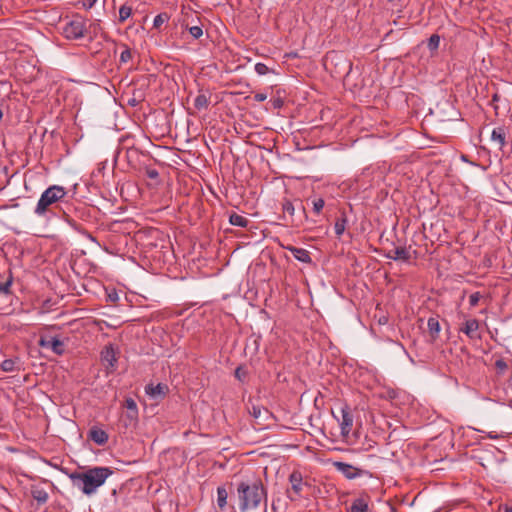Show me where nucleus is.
Returning <instances> with one entry per match:
<instances>
[{
  "instance_id": "1",
  "label": "nucleus",
  "mask_w": 512,
  "mask_h": 512,
  "mask_svg": "<svg viewBox=\"0 0 512 512\" xmlns=\"http://www.w3.org/2000/svg\"><path fill=\"white\" fill-rule=\"evenodd\" d=\"M113 474L109 467H93L83 472H74L70 474L73 485L81 490L85 495L94 494L102 486L106 479Z\"/></svg>"
},
{
  "instance_id": "2",
  "label": "nucleus",
  "mask_w": 512,
  "mask_h": 512,
  "mask_svg": "<svg viewBox=\"0 0 512 512\" xmlns=\"http://www.w3.org/2000/svg\"><path fill=\"white\" fill-rule=\"evenodd\" d=\"M237 497L241 512L254 510L262 500H267V491L261 480L242 481L237 485Z\"/></svg>"
},
{
  "instance_id": "3",
  "label": "nucleus",
  "mask_w": 512,
  "mask_h": 512,
  "mask_svg": "<svg viewBox=\"0 0 512 512\" xmlns=\"http://www.w3.org/2000/svg\"><path fill=\"white\" fill-rule=\"evenodd\" d=\"M67 191L63 186L52 185L48 187L40 196L34 213L38 217L47 218L51 214H55V210L60 207V203L63 201Z\"/></svg>"
},
{
  "instance_id": "4",
  "label": "nucleus",
  "mask_w": 512,
  "mask_h": 512,
  "mask_svg": "<svg viewBox=\"0 0 512 512\" xmlns=\"http://www.w3.org/2000/svg\"><path fill=\"white\" fill-rule=\"evenodd\" d=\"M290 488L286 490L287 498L292 501H298L302 496L305 488L309 487L307 482L303 481L302 473L298 470H294L289 475Z\"/></svg>"
},
{
  "instance_id": "5",
  "label": "nucleus",
  "mask_w": 512,
  "mask_h": 512,
  "mask_svg": "<svg viewBox=\"0 0 512 512\" xmlns=\"http://www.w3.org/2000/svg\"><path fill=\"white\" fill-rule=\"evenodd\" d=\"M332 465L338 472H340L345 478H347L349 480H353L358 477H362V476H366V475L371 476L369 471L360 469L358 467H355V466L345 463V462L335 461V462H333Z\"/></svg>"
},
{
  "instance_id": "6",
  "label": "nucleus",
  "mask_w": 512,
  "mask_h": 512,
  "mask_svg": "<svg viewBox=\"0 0 512 512\" xmlns=\"http://www.w3.org/2000/svg\"><path fill=\"white\" fill-rule=\"evenodd\" d=\"M101 361L105 366L107 373H112L116 370L118 352L112 344L105 346L101 351Z\"/></svg>"
},
{
  "instance_id": "7",
  "label": "nucleus",
  "mask_w": 512,
  "mask_h": 512,
  "mask_svg": "<svg viewBox=\"0 0 512 512\" xmlns=\"http://www.w3.org/2000/svg\"><path fill=\"white\" fill-rule=\"evenodd\" d=\"M85 30L84 20L82 18H75L66 24L64 34L69 39H79L84 36Z\"/></svg>"
},
{
  "instance_id": "8",
  "label": "nucleus",
  "mask_w": 512,
  "mask_h": 512,
  "mask_svg": "<svg viewBox=\"0 0 512 512\" xmlns=\"http://www.w3.org/2000/svg\"><path fill=\"white\" fill-rule=\"evenodd\" d=\"M138 420V412L126 411L120 415L117 427L119 433H127L128 430L135 427Z\"/></svg>"
},
{
  "instance_id": "9",
  "label": "nucleus",
  "mask_w": 512,
  "mask_h": 512,
  "mask_svg": "<svg viewBox=\"0 0 512 512\" xmlns=\"http://www.w3.org/2000/svg\"><path fill=\"white\" fill-rule=\"evenodd\" d=\"M340 424L341 429V435L343 437H348L350 434L353 422H354V416L352 414V411L348 405H344L341 408V420H338Z\"/></svg>"
},
{
  "instance_id": "10",
  "label": "nucleus",
  "mask_w": 512,
  "mask_h": 512,
  "mask_svg": "<svg viewBox=\"0 0 512 512\" xmlns=\"http://www.w3.org/2000/svg\"><path fill=\"white\" fill-rule=\"evenodd\" d=\"M282 212L283 215L280 216L283 220H290L291 226H298L300 222H302V218H300L298 221L294 218L296 205L295 202L291 201L290 199L284 198L281 202Z\"/></svg>"
},
{
  "instance_id": "11",
  "label": "nucleus",
  "mask_w": 512,
  "mask_h": 512,
  "mask_svg": "<svg viewBox=\"0 0 512 512\" xmlns=\"http://www.w3.org/2000/svg\"><path fill=\"white\" fill-rule=\"evenodd\" d=\"M38 344L42 348L51 349L56 355L65 353L64 342L56 337H41Z\"/></svg>"
},
{
  "instance_id": "12",
  "label": "nucleus",
  "mask_w": 512,
  "mask_h": 512,
  "mask_svg": "<svg viewBox=\"0 0 512 512\" xmlns=\"http://www.w3.org/2000/svg\"><path fill=\"white\" fill-rule=\"evenodd\" d=\"M249 414L256 420L257 425H263L271 417L269 410L263 406L251 404L248 406Z\"/></svg>"
},
{
  "instance_id": "13",
  "label": "nucleus",
  "mask_w": 512,
  "mask_h": 512,
  "mask_svg": "<svg viewBox=\"0 0 512 512\" xmlns=\"http://www.w3.org/2000/svg\"><path fill=\"white\" fill-rule=\"evenodd\" d=\"M212 93L208 89L200 88L194 99V107L197 111L206 110L211 102Z\"/></svg>"
},
{
  "instance_id": "14",
  "label": "nucleus",
  "mask_w": 512,
  "mask_h": 512,
  "mask_svg": "<svg viewBox=\"0 0 512 512\" xmlns=\"http://www.w3.org/2000/svg\"><path fill=\"white\" fill-rule=\"evenodd\" d=\"M146 394L153 400L159 401L164 399L168 392V386L162 383H158L157 385L148 384L145 387Z\"/></svg>"
},
{
  "instance_id": "15",
  "label": "nucleus",
  "mask_w": 512,
  "mask_h": 512,
  "mask_svg": "<svg viewBox=\"0 0 512 512\" xmlns=\"http://www.w3.org/2000/svg\"><path fill=\"white\" fill-rule=\"evenodd\" d=\"M478 330L479 321L477 319H468L459 328V331L464 333L470 339H480Z\"/></svg>"
},
{
  "instance_id": "16",
  "label": "nucleus",
  "mask_w": 512,
  "mask_h": 512,
  "mask_svg": "<svg viewBox=\"0 0 512 512\" xmlns=\"http://www.w3.org/2000/svg\"><path fill=\"white\" fill-rule=\"evenodd\" d=\"M387 258L398 261L407 262L410 260V252L406 247H395L389 250L386 255Z\"/></svg>"
},
{
  "instance_id": "17",
  "label": "nucleus",
  "mask_w": 512,
  "mask_h": 512,
  "mask_svg": "<svg viewBox=\"0 0 512 512\" xmlns=\"http://www.w3.org/2000/svg\"><path fill=\"white\" fill-rule=\"evenodd\" d=\"M88 437L98 445H105L108 441V434L96 426L89 430Z\"/></svg>"
},
{
  "instance_id": "18",
  "label": "nucleus",
  "mask_w": 512,
  "mask_h": 512,
  "mask_svg": "<svg viewBox=\"0 0 512 512\" xmlns=\"http://www.w3.org/2000/svg\"><path fill=\"white\" fill-rule=\"evenodd\" d=\"M21 365L18 357L8 358L0 362V369L4 372H16L21 370Z\"/></svg>"
},
{
  "instance_id": "19",
  "label": "nucleus",
  "mask_w": 512,
  "mask_h": 512,
  "mask_svg": "<svg viewBox=\"0 0 512 512\" xmlns=\"http://www.w3.org/2000/svg\"><path fill=\"white\" fill-rule=\"evenodd\" d=\"M287 249L300 262H303V263H310L311 262L310 254H309V252L306 249L297 248V247H293V246H290Z\"/></svg>"
},
{
  "instance_id": "20",
  "label": "nucleus",
  "mask_w": 512,
  "mask_h": 512,
  "mask_svg": "<svg viewBox=\"0 0 512 512\" xmlns=\"http://www.w3.org/2000/svg\"><path fill=\"white\" fill-rule=\"evenodd\" d=\"M348 512H370L368 502L361 497L354 499Z\"/></svg>"
},
{
  "instance_id": "21",
  "label": "nucleus",
  "mask_w": 512,
  "mask_h": 512,
  "mask_svg": "<svg viewBox=\"0 0 512 512\" xmlns=\"http://www.w3.org/2000/svg\"><path fill=\"white\" fill-rule=\"evenodd\" d=\"M31 495L38 504H45L48 500V493L46 490L38 486H32Z\"/></svg>"
},
{
  "instance_id": "22",
  "label": "nucleus",
  "mask_w": 512,
  "mask_h": 512,
  "mask_svg": "<svg viewBox=\"0 0 512 512\" xmlns=\"http://www.w3.org/2000/svg\"><path fill=\"white\" fill-rule=\"evenodd\" d=\"M428 331L432 340H436L440 333V323L438 318L430 317L427 321Z\"/></svg>"
},
{
  "instance_id": "23",
  "label": "nucleus",
  "mask_w": 512,
  "mask_h": 512,
  "mask_svg": "<svg viewBox=\"0 0 512 512\" xmlns=\"http://www.w3.org/2000/svg\"><path fill=\"white\" fill-rule=\"evenodd\" d=\"M506 133L504 128L498 127L492 131L491 140L502 148L505 145Z\"/></svg>"
},
{
  "instance_id": "24",
  "label": "nucleus",
  "mask_w": 512,
  "mask_h": 512,
  "mask_svg": "<svg viewBox=\"0 0 512 512\" xmlns=\"http://www.w3.org/2000/svg\"><path fill=\"white\" fill-rule=\"evenodd\" d=\"M229 222L233 226L246 227L249 223V220L242 215H239L237 213H232L229 216Z\"/></svg>"
},
{
  "instance_id": "25",
  "label": "nucleus",
  "mask_w": 512,
  "mask_h": 512,
  "mask_svg": "<svg viewBox=\"0 0 512 512\" xmlns=\"http://www.w3.org/2000/svg\"><path fill=\"white\" fill-rule=\"evenodd\" d=\"M228 492L225 487L217 488V505L220 509L225 508L227 504Z\"/></svg>"
},
{
  "instance_id": "26",
  "label": "nucleus",
  "mask_w": 512,
  "mask_h": 512,
  "mask_svg": "<svg viewBox=\"0 0 512 512\" xmlns=\"http://www.w3.org/2000/svg\"><path fill=\"white\" fill-rule=\"evenodd\" d=\"M132 13V8L128 5H122L119 9V22L126 21Z\"/></svg>"
},
{
  "instance_id": "27",
  "label": "nucleus",
  "mask_w": 512,
  "mask_h": 512,
  "mask_svg": "<svg viewBox=\"0 0 512 512\" xmlns=\"http://www.w3.org/2000/svg\"><path fill=\"white\" fill-rule=\"evenodd\" d=\"M169 20V16L167 13L158 14L153 21V27L156 29H160L161 26Z\"/></svg>"
},
{
  "instance_id": "28",
  "label": "nucleus",
  "mask_w": 512,
  "mask_h": 512,
  "mask_svg": "<svg viewBox=\"0 0 512 512\" xmlns=\"http://www.w3.org/2000/svg\"><path fill=\"white\" fill-rule=\"evenodd\" d=\"M439 44H440V37L439 35L437 34H432L430 36V38L428 39V48L431 50V51H434L436 49H438L439 47Z\"/></svg>"
},
{
  "instance_id": "29",
  "label": "nucleus",
  "mask_w": 512,
  "mask_h": 512,
  "mask_svg": "<svg viewBox=\"0 0 512 512\" xmlns=\"http://www.w3.org/2000/svg\"><path fill=\"white\" fill-rule=\"evenodd\" d=\"M346 226V218H340L336 221L334 225L335 233L340 236L343 234Z\"/></svg>"
},
{
  "instance_id": "30",
  "label": "nucleus",
  "mask_w": 512,
  "mask_h": 512,
  "mask_svg": "<svg viewBox=\"0 0 512 512\" xmlns=\"http://www.w3.org/2000/svg\"><path fill=\"white\" fill-rule=\"evenodd\" d=\"M312 204H313V211L316 214H319L322 211V209L325 205V202L322 198H317L312 201Z\"/></svg>"
},
{
  "instance_id": "31",
  "label": "nucleus",
  "mask_w": 512,
  "mask_h": 512,
  "mask_svg": "<svg viewBox=\"0 0 512 512\" xmlns=\"http://www.w3.org/2000/svg\"><path fill=\"white\" fill-rule=\"evenodd\" d=\"M495 368L498 374H503L508 368V365L503 359H498L495 362Z\"/></svg>"
},
{
  "instance_id": "32",
  "label": "nucleus",
  "mask_w": 512,
  "mask_h": 512,
  "mask_svg": "<svg viewBox=\"0 0 512 512\" xmlns=\"http://www.w3.org/2000/svg\"><path fill=\"white\" fill-rule=\"evenodd\" d=\"M189 33L194 39H198L203 35V30L200 26H192L189 28Z\"/></svg>"
},
{
  "instance_id": "33",
  "label": "nucleus",
  "mask_w": 512,
  "mask_h": 512,
  "mask_svg": "<svg viewBox=\"0 0 512 512\" xmlns=\"http://www.w3.org/2000/svg\"><path fill=\"white\" fill-rule=\"evenodd\" d=\"M234 374H235V377L241 382H244L247 377V371L245 369H243L241 366H239L235 369Z\"/></svg>"
},
{
  "instance_id": "34",
  "label": "nucleus",
  "mask_w": 512,
  "mask_h": 512,
  "mask_svg": "<svg viewBox=\"0 0 512 512\" xmlns=\"http://www.w3.org/2000/svg\"><path fill=\"white\" fill-rule=\"evenodd\" d=\"M482 298L480 292H474L469 297V303L471 307H474L478 304L479 300Z\"/></svg>"
},
{
  "instance_id": "35",
  "label": "nucleus",
  "mask_w": 512,
  "mask_h": 512,
  "mask_svg": "<svg viewBox=\"0 0 512 512\" xmlns=\"http://www.w3.org/2000/svg\"><path fill=\"white\" fill-rule=\"evenodd\" d=\"M132 57V54H131V51L129 48H125V50H123L121 52V55H120V62L121 63H126L128 62Z\"/></svg>"
},
{
  "instance_id": "36",
  "label": "nucleus",
  "mask_w": 512,
  "mask_h": 512,
  "mask_svg": "<svg viewBox=\"0 0 512 512\" xmlns=\"http://www.w3.org/2000/svg\"><path fill=\"white\" fill-rule=\"evenodd\" d=\"M255 71L259 75H266L269 72V68L264 63H257L255 65Z\"/></svg>"
},
{
  "instance_id": "37",
  "label": "nucleus",
  "mask_w": 512,
  "mask_h": 512,
  "mask_svg": "<svg viewBox=\"0 0 512 512\" xmlns=\"http://www.w3.org/2000/svg\"><path fill=\"white\" fill-rule=\"evenodd\" d=\"M125 407L127 408V411L138 412L136 402L132 398H127L125 400Z\"/></svg>"
},
{
  "instance_id": "38",
  "label": "nucleus",
  "mask_w": 512,
  "mask_h": 512,
  "mask_svg": "<svg viewBox=\"0 0 512 512\" xmlns=\"http://www.w3.org/2000/svg\"><path fill=\"white\" fill-rule=\"evenodd\" d=\"M12 284V280L9 279L4 283H0V293L8 294L10 292V286Z\"/></svg>"
},
{
  "instance_id": "39",
  "label": "nucleus",
  "mask_w": 512,
  "mask_h": 512,
  "mask_svg": "<svg viewBox=\"0 0 512 512\" xmlns=\"http://www.w3.org/2000/svg\"><path fill=\"white\" fill-rule=\"evenodd\" d=\"M146 175L150 179H157L159 177V173L156 169L147 168Z\"/></svg>"
},
{
  "instance_id": "40",
  "label": "nucleus",
  "mask_w": 512,
  "mask_h": 512,
  "mask_svg": "<svg viewBox=\"0 0 512 512\" xmlns=\"http://www.w3.org/2000/svg\"><path fill=\"white\" fill-rule=\"evenodd\" d=\"M295 202L299 204L298 208H299V211H301V213L303 215L302 218L306 219L307 218L306 210H305V207L302 205L301 200L296 199Z\"/></svg>"
},
{
  "instance_id": "41",
  "label": "nucleus",
  "mask_w": 512,
  "mask_h": 512,
  "mask_svg": "<svg viewBox=\"0 0 512 512\" xmlns=\"http://www.w3.org/2000/svg\"><path fill=\"white\" fill-rule=\"evenodd\" d=\"M254 99L257 101V102H263L267 99V95L265 93H256L254 95Z\"/></svg>"
},
{
  "instance_id": "42",
  "label": "nucleus",
  "mask_w": 512,
  "mask_h": 512,
  "mask_svg": "<svg viewBox=\"0 0 512 512\" xmlns=\"http://www.w3.org/2000/svg\"><path fill=\"white\" fill-rule=\"evenodd\" d=\"M272 105L275 109H279L283 106V100L281 98H276L272 100Z\"/></svg>"
},
{
  "instance_id": "43",
  "label": "nucleus",
  "mask_w": 512,
  "mask_h": 512,
  "mask_svg": "<svg viewBox=\"0 0 512 512\" xmlns=\"http://www.w3.org/2000/svg\"><path fill=\"white\" fill-rule=\"evenodd\" d=\"M97 2V0H83V6L86 9H90L94 6V4Z\"/></svg>"
},
{
  "instance_id": "44",
  "label": "nucleus",
  "mask_w": 512,
  "mask_h": 512,
  "mask_svg": "<svg viewBox=\"0 0 512 512\" xmlns=\"http://www.w3.org/2000/svg\"><path fill=\"white\" fill-rule=\"evenodd\" d=\"M64 216L66 217V221L74 228H77V223L75 220L71 219L66 212H64Z\"/></svg>"
},
{
  "instance_id": "45",
  "label": "nucleus",
  "mask_w": 512,
  "mask_h": 512,
  "mask_svg": "<svg viewBox=\"0 0 512 512\" xmlns=\"http://www.w3.org/2000/svg\"><path fill=\"white\" fill-rule=\"evenodd\" d=\"M498 100H499V95H498L497 93H495V94L493 95V97H492V101H493V102H496V101H498Z\"/></svg>"
},
{
  "instance_id": "46",
  "label": "nucleus",
  "mask_w": 512,
  "mask_h": 512,
  "mask_svg": "<svg viewBox=\"0 0 512 512\" xmlns=\"http://www.w3.org/2000/svg\"><path fill=\"white\" fill-rule=\"evenodd\" d=\"M112 495H113V496L117 495V490H116V489H113V490H112Z\"/></svg>"
},
{
  "instance_id": "47",
  "label": "nucleus",
  "mask_w": 512,
  "mask_h": 512,
  "mask_svg": "<svg viewBox=\"0 0 512 512\" xmlns=\"http://www.w3.org/2000/svg\"><path fill=\"white\" fill-rule=\"evenodd\" d=\"M505 512H512V508L507 507V508L505 509Z\"/></svg>"
}]
</instances>
